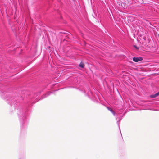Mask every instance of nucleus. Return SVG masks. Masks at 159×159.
<instances>
[{
    "label": "nucleus",
    "mask_w": 159,
    "mask_h": 159,
    "mask_svg": "<svg viewBox=\"0 0 159 159\" xmlns=\"http://www.w3.org/2000/svg\"><path fill=\"white\" fill-rule=\"evenodd\" d=\"M134 46L137 49H139V48L137 47L136 46L134 45Z\"/></svg>",
    "instance_id": "7"
},
{
    "label": "nucleus",
    "mask_w": 159,
    "mask_h": 159,
    "mask_svg": "<svg viewBox=\"0 0 159 159\" xmlns=\"http://www.w3.org/2000/svg\"><path fill=\"white\" fill-rule=\"evenodd\" d=\"M155 95L156 96V97H157L159 95V91L157 93L155 94Z\"/></svg>",
    "instance_id": "5"
},
{
    "label": "nucleus",
    "mask_w": 159,
    "mask_h": 159,
    "mask_svg": "<svg viewBox=\"0 0 159 159\" xmlns=\"http://www.w3.org/2000/svg\"><path fill=\"white\" fill-rule=\"evenodd\" d=\"M143 59L142 57H134L133 58V61L135 62H138L139 61H142Z\"/></svg>",
    "instance_id": "1"
},
{
    "label": "nucleus",
    "mask_w": 159,
    "mask_h": 159,
    "mask_svg": "<svg viewBox=\"0 0 159 159\" xmlns=\"http://www.w3.org/2000/svg\"><path fill=\"white\" fill-rule=\"evenodd\" d=\"M139 2L140 3H144V1H143V0H140L139 1Z\"/></svg>",
    "instance_id": "6"
},
{
    "label": "nucleus",
    "mask_w": 159,
    "mask_h": 159,
    "mask_svg": "<svg viewBox=\"0 0 159 159\" xmlns=\"http://www.w3.org/2000/svg\"><path fill=\"white\" fill-rule=\"evenodd\" d=\"M107 109L108 110H110L112 112H113L114 111H113V110L111 108L107 107Z\"/></svg>",
    "instance_id": "3"
},
{
    "label": "nucleus",
    "mask_w": 159,
    "mask_h": 159,
    "mask_svg": "<svg viewBox=\"0 0 159 159\" xmlns=\"http://www.w3.org/2000/svg\"><path fill=\"white\" fill-rule=\"evenodd\" d=\"M121 5L122 6H124V7H125V5H124V4L123 3H121Z\"/></svg>",
    "instance_id": "8"
},
{
    "label": "nucleus",
    "mask_w": 159,
    "mask_h": 159,
    "mask_svg": "<svg viewBox=\"0 0 159 159\" xmlns=\"http://www.w3.org/2000/svg\"><path fill=\"white\" fill-rule=\"evenodd\" d=\"M151 97L152 98H155V97H156V96L155 95V94L154 95H151Z\"/></svg>",
    "instance_id": "4"
},
{
    "label": "nucleus",
    "mask_w": 159,
    "mask_h": 159,
    "mask_svg": "<svg viewBox=\"0 0 159 159\" xmlns=\"http://www.w3.org/2000/svg\"><path fill=\"white\" fill-rule=\"evenodd\" d=\"M79 66L82 68H84V65L83 62H81L80 63Z\"/></svg>",
    "instance_id": "2"
}]
</instances>
